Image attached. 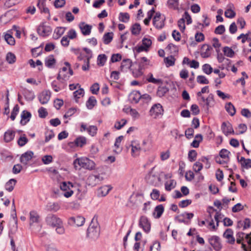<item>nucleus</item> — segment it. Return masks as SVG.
I'll return each mask as SVG.
<instances>
[{
    "label": "nucleus",
    "instance_id": "obj_10",
    "mask_svg": "<svg viewBox=\"0 0 251 251\" xmlns=\"http://www.w3.org/2000/svg\"><path fill=\"white\" fill-rule=\"evenodd\" d=\"M86 144V138L84 136H80L77 137L74 142L68 143V146L70 147L74 146L82 147Z\"/></svg>",
    "mask_w": 251,
    "mask_h": 251
},
{
    "label": "nucleus",
    "instance_id": "obj_42",
    "mask_svg": "<svg viewBox=\"0 0 251 251\" xmlns=\"http://www.w3.org/2000/svg\"><path fill=\"white\" fill-rule=\"evenodd\" d=\"M82 50L88 54H90V56L89 55H85V58H86V60H84V62L86 64H90V60L92 57V52L91 50L89 49L84 47L82 49Z\"/></svg>",
    "mask_w": 251,
    "mask_h": 251
},
{
    "label": "nucleus",
    "instance_id": "obj_64",
    "mask_svg": "<svg viewBox=\"0 0 251 251\" xmlns=\"http://www.w3.org/2000/svg\"><path fill=\"white\" fill-rule=\"evenodd\" d=\"M63 100L61 99H56L54 100V106L56 109L59 110L61 107L63 105Z\"/></svg>",
    "mask_w": 251,
    "mask_h": 251
},
{
    "label": "nucleus",
    "instance_id": "obj_3",
    "mask_svg": "<svg viewBox=\"0 0 251 251\" xmlns=\"http://www.w3.org/2000/svg\"><path fill=\"white\" fill-rule=\"evenodd\" d=\"M74 187L73 184L70 182L63 181L60 185V188L61 191L64 192L61 194L66 198H69L73 194V191L71 189Z\"/></svg>",
    "mask_w": 251,
    "mask_h": 251
},
{
    "label": "nucleus",
    "instance_id": "obj_24",
    "mask_svg": "<svg viewBox=\"0 0 251 251\" xmlns=\"http://www.w3.org/2000/svg\"><path fill=\"white\" fill-rule=\"evenodd\" d=\"M17 182V180L14 178H11L5 184V188L8 192H12Z\"/></svg>",
    "mask_w": 251,
    "mask_h": 251
},
{
    "label": "nucleus",
    "instance_id": "obj_56",
    "mask_svg": "<svg viewBox=\"0 0 251 251\" xmlns=\"http://www.w3.org/2000/svg\"><path fill=\"white\" fill-rule=\"evenodd\" d=\"M160 244L158 241H155L153 245H151L150 248V251H160Z\"/></svg>",
    "mask_w": 251,
    "mask_h": 251
},
{
    "label": "nucleus",
    "instance_id": "obj_9",
    "mask_svg": "<svg viewBox=\"0 0 251 251\" xmlns=\"http://www.w3.org/2000/svg\"><path fill=\"white\" fill-rule=\"evenodd\" d=\"M45 24V23H43L39 26L37 29L38 34L43 37L49 36L52 32L51 27L49 25H46Z\"/></svg>",
    "mask_w": 251,
    "mask_h": 251
},
{
    "label": "nucleus",
    "instance_id": "obj_8",
    "mask_svg": "<svg viewBox=\"0 0 251 251\" xmlns=\"http://www.w3.org/2000/svg\"><path fill=\"white\" fill-rule=\"evenodd\" d=\"M41 220L39 215L32 211V227L35 232L39 231L42 228Z\"/></svg>",
    "mask_w": 251,
    "mask_h": 251
},
{
    "label": "nucleus",
    "instance_id": "obj_16",
    "mask_svg": "<svg viewBox=\"0 0 251 251\" xmlns=\"http://www.w3.org/2000/svg\"><path fill=\"white\" fill-rule=\"evenodd\" d=\"M31 117V114L30 112L26 110L23 111L21 114V119L20 121V124L22 126L25 125L28 122H29Z\"/></svg>",
    "mask_w": 251,
    "mask_h": 251
},
{
    "label": "nucleus",
    "instance_id": "obj_61",
    "mask_svg": "<svg viewBox=\"0 0 251 251\" xmlns=\"http://www.w3.org/2000/svg\"><path fill=\"white\" fill-rule=\"evenodd\" d=\"M100 90L99 84L98 83H94L90 87V91L93 94H97Z\"/></svg>",
    "mask_w": 251,
    "mask_h": 251
},
{
    "label": "nucleus",
    "instance_id": "obj_34",
    "mask_svg": "<svg viewBox=\"0 0 251 251\" xmlns=\"http://www.w3.org/2000/svg\"><path fill=\"white\" fill-rule=\"evenodd\" d=\"M43 45L44 43H42L39 47L32 48V56L37 57L40 55L42 53Z\"/></svg>",
    "mask_w": 251,
    "mask_h": 251
},
{
    "label": "nucleus",
    "instance_id": "obj_55",
    "mask_svg": "<svg viewBox=\"0 0 251 251\" xmlns=\"http://www.w3.org/2000/svg\"><path fill=\"white\" fill-rule=\"evenodd\" d=\"M203 168V165L199 161L196 162L193 166V169L196 173H199Z\"/></svg>",
    "mask_w": 251,
    "mask_h": 251
},
{
    "label": "nucleus",
    "instance_id": "obj_18",
    "mask_svg": "<svg viewBox=\"0 0 251 251\" xmlns=\"http://www.w3.org/2000/svg\"><path fill=\"white\" fill-rule=\"evenodd\" d=\"M50 97V92L46 91L42 92L38 96V99L41 104H45L49 101Z\"/></svg>",
    "mask_w": 251,
    "mask_h": 251
},
{
    "label": "nucleus",
    "instance_id": "obj_53",
    "mask_svg": "<svg viewBox=\"0 0 251 251\" xmlns=\"http://www.w3.org/2000/svg\"><path fill=\"white\" fill-rule=\"evenodd\" d=\"M122 55L120 53L113 54L111 57L110 62L114 63L122 60Z\"/></svg>",
    "mask_w": 251,
    "mask_h": 251
},
{
    "label": "nucleus",
    "instance_id": "obj_20",
    "mask_svg": "<svg viewBox=\"0 0 251 251\" xmlns=\"http://www.w3.org/2000/svg\"><path fill=\"white\" fill-rule=\"evenodd\" d=\"M164 211V207L163 205L162 204H159L155 206L152 214L155 218L158 219L161 217Z\"/></svg>",
    "mask_w": 251,
    "mask_h": 251
},
{
    "label": "nucleus",
    "instance_id": "obj_46",
    "mask_svg": "<svg viewBox=\"0 0 251 251\" xmlns=\"http://www.w3.org/2000/svg\"><path fill=\"white\" fill-rule=\"evenodd\" d=\"M38 112L39 114V117L40 118H45L48 115V112L47 109L43 107H41L40 108H39V109L38 110Z\"/></svg>",
    "mask_w": 251,
    "mask_h": 251
},
{
    "label": "nucleus",
    "instance_id": "obj_59",
    "mask_svg": "<svg viewBox=\"0 0 251 251\" xmlns=\"http://www.w3.org/2000/svg\"><path fill=\"white\" fill-rule=\"evenodd\" d=\"M225 15L226 18L231 19L235 16L236 13L233 10L229 8L225 11Z\"/></svg>",
    "mask_w": 251,
    "mask_h": 251
},
{
    "label": "nucleus",
    "instance_id": "obj_43",
    "mask_svg": "<svg viewBox=\"0 0 251 251\" xmlns=\"http://www.w3.org/2000/svg\"><path fill=\"white\" fill-rule=\"evenodd\" d=\"M84 94V90L82 88H79L78 90H77L74 92L73 95L74 98L75 99V100L76 102H78V99L79 97L78 96V95H82V96Z\"/></svg>",
    "mask_w": 251,
    "mask_h": 251
},
{
    "label": "nucleus",
    "instance_id": "obj_33",
    "mask_svg": "<svg viewBox=\"0 0 251 251\" xmlns=\"http://www.w3.org/2000/svg\"><path fill=\"white\" fill-rule=\"evenodd\" d=\"M18 229V221H10V229L9 234H14Z\"/></svg>",
    "mask_w": 251,
    "mask_h": 251
},
{
    "label": "nucleus",
    "instance_id": "obj_2",
    "mask_svg": "<svg viewBox=\"0 0 251 251\" xmlns=\"http://www.w3.org/2000/svg\"><path fill=\"white\" fill-rule=\"evenodd\" d=\"M74 168L75 170L79 169L78 167L83 168L89 170H92L95 169V162L87 157H81L75 159L73 162Z\"/></svg>",
    "mask_w": 251,
    "mask_h": 251
},
{
    "label": "nucleus",
    "instance_id": "obj_14",
    "mask_svg": "<svg viewBox=\"0 0 251 251\" xmlns=\"http://www.w3.org/2000/svg\"><path fill=\"white\" fill-rule=\"evenodd\" d=\"M233 231L231 228H227L224 232L223 236L224 238L228 239L227 243L233 245L235 243V238L233 237Z\"/></svg>",
    "mask_w": 251,
    "mask_h": 251
},
{
    "label": "nucleus",
    "instance_id": "obj_57",
    "mask_svg": "<svg viewBox=\"0 0 251 251\" xmlns=\"http://www.w3.org/2000/svg\"><path fill=\"white\" fill-rule=\"evenodd\" d=\"M192 203L191 200H185L180 201L178 203V206L181 208H185L188 206L189 205L191 204Z\"/></svg>",
    "mask_w": 251,
    "mask_h": 251
},
{
    "label": "nucleus",
    "instance_id": "obj_29",
    "mask_svg": "<svg viewBox=\"0 0 251 251\" xmlns=\"http://www.w3.org/2000/svg\"><path fill=\"white\" fill-rule=\"evenodd\" d=\"M113 35L112 32L105 33L102 37L104 44L105 45L109 44L113 40Z\"/></svg>",
    "mask_w": 251,
    "mask_h": 251
},
{
    "label": "nucleus",
    "instance_id": "obj_4",
    "mask_svg": "<svg viewBox=\"0 0 251 251\" xmlns=\"http://www.w3.org/2000/svg\"><path fill=\"white\" fill-rule=\"evenodd\" d=\"M85 218L80 215L70 217L68 220L69 225L72 226H81L85 222Z\"/></svg>",
    "mask_w": 251,
    "mask_h": 251
},
{
    "label": "nucleus",
    "instance_id": "obj_63",
    "mask_svg": "<svg viewBox=\"0 0 251 251\" xmlns=\"http://www.w3.org/2000/svg\"><path fill=\"white\" fill-rule=\"evenodd\" d=\"M244 209V206L241 203H238L234 205L232 208V211L234 213H236Z\"/></svg>",
    "mask_w": 251,
    "mask_h": 251
},
{
    "label": "nucleus",
    "instance_id": "obj_15",
    "mask_svg": "<svg viewBox=\"0 0 251 251\" xmlns=\"http://www.w3.org/2000/svg\"><path fill=\"white\" fill-rule=\"evenodd\" d=\"M79 27L83 35H88L91 33L92 28V25L85 24V22H80Z\"/></svg>",
    "mask_w": 251,
    "mask_h": 251
},
{
    "label": "nucleus",
    "instance_id": "obj_62",
    "mask_svg": "<svg viewBox=\"0 0 251 251\" xmlns=\"http://www.w3.org/2000/svg\"><path fill=\"white\" fill-rule=\"evenodd\" d=\"M190 110L192 112V114L194 115H197L200 112L199 106L196 104H193L191 106Z\"/></svg>",
    "mask_w": 251,
    "mask_h": 251
},
{
    "label": "nucleus",
    "instance_id": "obj_60",
    "mask_svg": "<svg viewBox=\"0 0 251 251\" xmlns=\"http://www.w3.org/2000/svg\"><path fill=\"white\" fill-rule=\"evenodd\" d=\"M98 128L96 126H90L88 128V133L91 135L92 136H94L97 132Z\"/></svg>",
    "mask_w": 251,
    "mask_h": 251
},
{
    "label": "nucleus",
    "instance_id": "obj_39",
    "mask_svg": "<svg viewBox=\"0 0 251 251\" xmlns=\"http://www.w3.org/2000/svg\"><path fill=\"white\" fill-rule=\"evenodd\" d=\"M133 51L134 52V55L135 57H136V53H139L142 51H148L149 50L145 48L142 45L140 46L137 45V46L133 48Z\"/></svg>",
    "mask_w": 251,
    "mask_h": 251
},
{
    "label": "nucleus",
    "instance_id": "obj_28",
    "mask_svg": "<svg viewBox=\"0 0 251 251\" xmlns=\"http://www.w3.org/2000/svg\"><path fill=\"white\" fill-rule=\"evenodd\" d=\"M166 49L170 50V53L174 56L177 55L178 53V47L173 43L169 44L166 47Z\"/></svg>",
    "mask_w": 251,
    "mask_h": 251
},
{
    "label": "nucleus",
    "instance_id": "obj_13",
    "mask_svg": "<svg viewBox=\"0 0 251 251\" xmlns=\"http://www.w3.org/2000/svg\"><path fill=\"white\" fill-rule=\"evenodd\" d=\"M96 216L94 217L92 219L91 222L87 228V236L88 237L90 236L91 233H93L94 235V232H97L96 230V228L97 227L98 222H97V218L95 219Z\"/></svg>",
    "mask_w": 251,
    "mask_h": 251
},
{
    "label": "nucleus",
    "instance_id": "obj_12",
    "mask_svg": "<svg viewBox=\"0 0 251 251\" xmlns=\"http://www.w3.org/2000/svg\"><path fill=\"white\" fill-rule=\"evenodd\" d=\"M141 94L139 91H133L128 96V100L131 103H137L141 99Z\"/></svg>",
    "mask_w": 251,
    "mask_h": 251
},
{
    "label": "nucleus",
    "instance_id": "obj_30",
    "mask_svg": "<svg viewBox=\"0 0 251 251\" xmlns=\"http://www.w3.org/2000/svg\"><path fill=\"white\" fill-rule=\"evenodd\" d=\"M132 61L130 59H124L121 64V70L122 71L125 68L129 69L132 66Z\"/></svg>",
    "mask_w": 251,
    "mask_h": 251
},
{
    "label": "nucleus",
    "instance_id": "obj_50",
    "mask_svg": "<svg viewBox=\"0 0 251 251\" xmlns=\"http://www.w3.org/2000/svg\"><path fill=\"white\" fill-rule=\"evenodd\" d=\"M142 45L149 50V48L151 46V40L150 39L144 37L142 40Z\"/></svg>",
    "mask_w": 251,
    "mask_h": 251
},
{
    "label": "nucleus",
    "instance_id": "obj_32",
    "mask_svg": "<svg viewBox=\"0 0 251 251\" xmlns=\"http://www.w3.org/2000/svg\"><path fill=\"white\" fill-rule=\"evenodd\" d=\"M107 56L105 54L98 55L97 58V64L100 66H103L107 60Z\"/></svg>",
    "mask_w": 251,
    "mask_h": 251
},
{
    "label": "nucleus",
    "instance_id": "obj_11",
    "mask_svg": "<svg viewBox=\"0 0 251 251\" xmlns=\"http://www.w3.org/2000/svg\"><path fill=\"white\" fill-rule=\"evenodd\" d=\"M221 129L223 133L226 136L230 134L235 133L232 125L229 122H223L221 125Z\"/></svg>",
    "mask_w": 251,
    "mask_h": 251
},
{
    "label": "nucleus",
    "instance_id": "obj_54",
    "mask_svg": "<svg viewBox=\"0 0 251 251\" xmlns=\"http://www.w3.org/2000/svg\"><path fill=\"white\" fill-rule=\"evenodd\" d=\"M230 153L227 150L225 149H222L219 152V156L222 158L225 159L228 158V155Z\"/></svg>",
    "mask_w": 251,
    "mask_h": 251
},
{
    "label": "nucleus",
    "instance_id": "obj_41",
    "mask_svg": "<svg viewBox=\"0 0 251 251\" xmlns=\"http://www.w3.org/2000/svg\"><path fill=\"white\" fill-rule=\"evenodd\" d=\"M197 152L194 150H191L189 151L188 154V158L190 162H194L196 160L197 156Z\"/></svg>",
    "mask_w": 251,
    "mask_h": 251
},
{
    "label": "nucleus",
    "instance_id": "obj_22",
    "mask_svg": "<svg viewBox=\"0 0 251 251\" xmlns=\"http://www.w3.org/2000/svg\"><path fill=\"white\" fill-rule=\"evenodd\" d=\"M15 133L14 131L11 130H8L6 131L3 136V140L5 142L8 143L14 139Z\"/></svg>",
    "mask_w": 251,
    "mask_h": 251
},
{
    "label": "nucleus",
    "instance_id": "obj_1",
    "mask_svg": "<svg viewBox=\"0 0 251 251\" xmlns=\"http://www.w3.org/2000/svg\"><path fill=\"white\" fill-rule=\"evenodd\" d=\"M46 221L48 225L52 227H56V231L59 234L64 233L65 230L62 226L61 220L53 214H48Z\"/></svg>",
    "mask_w": 251,
    "mask_h": 251
},
{
    "label": "nucleus",
    "instance_id": "obj_7",
    "mask_svg": "<svg viewBox=\"0 0 251 251\" xmlns=\"http://www.w3.org/2000/svg\"><path fill=\"white\" fill-rule=\"evenodd\" d=\"M164 110L163 107L160 103H156L153 104L151 107L150 113V115L152 116H154V118H157L160 116H162L163 114Z\"/></svg>",
    "mask_w": 251,
    "mask_h": 251
},
{
    "label": "nucleus",
    "instance_id": "obj_25",
    "mask_svg": "<svg viewBox=\"0 0 251 251\" xmlns=\"http://www.w3.org/2000/svg\"><path fill=\"white\" fill-rule=\"evenodd\" d=\"M97 104V100L95 97L91 96L86 102V106L88 109H92Z\"/></svg>",
    "mask_w": 251,
    "mask_h": 251
},
{
    "label": "nucleus",
    "instance_id": "obj_26",
    "mask_svg": "<svg viewBox=\"0 0 251 251\" xmlns=\"http://www.w3.org/2000/svg\"><path fill=\"white\" fill-rule=\"evenodd\" d=\"M131 32L132 35H138L141 30V27L139 23H135L130 27Z\"/></svg>",
    "mask_w": 251,
    "mask_h": 251
},
{
    "label": "nucleus",
    "instance_id": "obj_27",
    "mask_svg": "<svg viewBox=\"0 0 251 251\" xmlns=\"http://www.w3.org/2000/svg\"><path fill=\"white\" fill-rule=\"evenodd\" d=\"M174 56L173 55H171L164 58V61L167 67L173 66L175 65L176 59Z\"/></svg>",
    "mask_w": 251,
    "mask_h": 251
},
{
    "label": "nucleus",
    "instance_id": "obj_6",
    "mask_svg": "<svg viewBox=\"0 0 251 251\" xmlns=\"http://www.w3.org/2000/svg\"><path fill=\"white\" fill-rule=\"evenodd\" d=\"M139 226L147 233L151 230V224L148 218L145 216H141L139 221Z\"/></svg>",
    "mask_w": 251,
    "mask_h": 251
},
{
    "label": "nucleus",
    "instance_id": "obj_19",
    "mask_svg": "<svg viewBox=\"0 0 251 251\" xmlns=\"http://www.w3.org/2000/svg\"><path fill=\"white\" fill-rule=\"evenodd\" d=\"M56 59L54 58L53 55H50L45 58V65L49 68H53L56 64Z\"/></svg>",
    "mask_w": 251,
    "mask_h": 251
},
{
    "label": "nucleus",
    "instance_id": "obj_44",
    "mask_svg": "<svg viewBox=\"0 0 251 251\" xmlns=\"http://www.w3.org/2000/svg\"><path fill=\"white\" fill-rule=\"evenodd\" d=\"M28 141V139L26 137L25 134L20 136L17 141L18 144L20 147L25 146Z\"/></svg>",
    "mask_w": 251,
    "mask_h": 251
},
{
    "label": "nucleus",
    "instance_id": "obj_47",
    "mask_svg": "<svg viewBox=\"0 0 251 251\" xmlns=\"http://www.w3.org/2000/svg\"><path fill=\"white\" fill-rule=\"evenodd\" d=\"M197 81L198 83L202 84H208L209 82L206 77L202 75H200L197 76Z\"/></svg>",
    "mask_w": 251,
    "mask_h": 251
},
{
    "label": "nucleus",
    "instance_id": "obj_51",
    "mask_svg": "<svg viewBox=\"0 0 251 251\" xmlns=\"http://www.w3.org/2000/svg\"><path fill=\"white\" fill-rule=\"evenodd\" d=\"M194 128L189 127L185 131V136L188 139H190L192 138L194 136Z\"/></svg>",
    "mask_w": 251,
    "mask_h": 251
},
{
    "label": "nucleus",
    "instance_id": "obj_21",
    "mask_svg": "<svg viewBox=\"0 0 251 251\" xmlns=\"http://www.w3.org/2000/svg\"><path fill=\"white\" fill-rule=\"evenodd\" d=\"M31 160V151H27L22 154L20 157V161L25 165H27L28 161Z\"/></svg>",
    "mask_w": 251,
    "mask_h": 251
},
{
    "label": "nucleus",
    "instance_id": "obj_35",
    "mask_svg": "<svg viewBox=\"0 0 251 251\" xmlns=\"http://www.w3.org/2000/svg\"><path fill=\"white\" fill-rule=\"evenodd\" d=\"M224 55L228 57H232L235 54V52L230 48L228 47H225L223 49Z\"/></svg>",
    "mask_w": 251,
    "mask_h": 251
},
{
    "label": "nucleus",
    "instance_id": "obj_17",
    "mask_svg": "<svg viewBox=\"0 0 251 251\" xmlns=\"http://www.w3.org/2000/svg\"><path fill=\"white\" fill-rule=\"evenodd\" d=\"M201 49L202 50V51L201 53V55L202 58H206L209 57L211 53L209 52L211 50H213L212 47L208 45L207 44H203L201 46Z\"/></svg>",
    "mask_w": 251,
    "mask_h": 251
},
{
    "label": "nucleus",
    "instance_id": "obj_52",
    "mask_svg": "<svg viewBox=\"0 0 251 251\" xmlns=\"http://www.w3.org/2000/svg\"><path fill=\"white\" fill-rule=\"evenodd\" d=\"M226 29L224 25H221L216 27L214 33L216 34L222 35L225 32Z\"/></svg>",
    "mask_w": 251,
    "mask_h": 251
},
{
    "label": "nucleus",
    "instance_id": "obj_48",
    "mask_svg": "<svg viewBox=\"0 0 251 251\" xmlns=\"http://www.w3.org/2000/svg\"><path fill=\"white\" fill-rule=\"evenodd\" d=\"M160 196V192L156 189H153L150 194V197L153 200H158Z\"/></svg>",
    "mask_w": 251,
    "mask_h": 251
},
{
    "label": "nucleus",
    "instance_id": "obj_38",
    "mask_svg": "<svg viewBox=\"0 0 251 251\" xmlns=\"http://www.w3.org/2000/svg\"><path fill=\"white\" fill-rule=\"evenodd\" d=\"M6 60L10 64L14 63L16 60L15 55L11 52H8L6 56Z\"/></svg>",
    "mask_w": 251,
    "mask_h": 251
},
{
    "label": "nucleus",
    "instance_id": "obj_58",
    "mask_svg": "<svg viewBox=\"0 0 251 251\" xmlns=\"http://www.w3.org/2000/svg\"><path fill=\"white\" fill-rule=\"evenodd\" d=\"M65 4V0H55L54 1V6L56 8L63 7Z\"/></svg>",
    "mask_w": 251,
    "mask_h": 251
},
{
    "label": "nucleus",
    "instance_id": "obj_31",
    "mask_svg": "<svg viewBox=\"0 0 251 251\" xmlns=\"http://www.w3.org/2000/svg\"><path fill=\"white\" fill-rule=\"evenodd\" d=\"M169 90V89L166 86H159L157 91V95L159 97H163Z\"/></svg>",
    "mask_w": 251,
    "mask_h": 251
},
{
    "label": "nucleus",
    "instance_id": "obj_45",
    "mask_svg": "<svg viewBox=\"0 0 251 251\" xmlns=\"http://www.w3.org/2000/svg\"><path fill=\"white\" fill-rule=\"evenodd\" d=\"M48 210L57 211L60 208V206L57 203H49L47 206Z\"/></svg>",
    "mask_w": 251,
    "mask_h": 251
},
{
    "label": "nucleus",
    "instance_id": "obj_49",
    "mask_svg": "<svg viewBox=\"0 0 251 251\" xmlns=\"http://www.w3.org/2000/svg\"><path fill=\"white\" fill-rule=\"evenodd\" d=\"M203 72L207 75H210L213 72V68L208 64H205L202 67Z\"/></svg>",
    "mask_w": 251,
    "mask_h": 251
},
{
    "label": "nucleus",
    "instance_id": "obj_23",
    "mask_svg": "<svg viewBox=\"0 0 251 251\" xmlns=\"http://www.w3.org/2000/svg\"><path fill=\"white\" fill-rule=\"evenodd\" d=\"M225 108L230 116H233L235 114L236 108L231 102H227Z\"/></svg>",
    "mask_w": 251,
    "mask_h": 251
},
{
    "label": "nucleus",
    "instance_id": "obj_5",
    "mask_svg": "<svg viewBox=\"0 0 251 251\" xmlns=\"http://www.w3.org/2000/svg\"><path fill=\"white\" fill-rule=\"evenodd\" d=\"M210 245L216 251H220L222 248V245L220 237L216 235H213L208 239Z\"/></svg>",
    "mask_w": 251,
    "mask_h": 251
},
{
    "label": "nucleus",
    "instance_id": "obj_37",
    "mask_svg": "<svg viewBox=\"0 0 251 251\" xmlns=\"http://www.w3.org/2000/svg\"><path fill=\"white\" fill-rule=\"evenodd\" d=\"M118 18L120 21L126 23L129 21L130 16L128 13L120 12Z\"/></svg>",
    "mask_w": 251,
    "mask_h": 251
},
{
    "label": "nucleus",
    "instance_id": "obj_36",
    "mask_svg": "<svg viewBox=\"0 0 251 251\" xmlns=\"http://www.w3.org/2000/svg\"><path fill=\"white\" fill-rule=\"evenodd\" d=\"M4 39L7 43L11 46L14 45L15 44V39L11 33H5L4 35Z\"/></svg>",
    "mask_w": 251,
    "mask_h": 251
},
{
    "label": "nucleus",
    "instance_id": "obj_40",
    "mask_svg": "<svg viewBox=\"0 0 251 251\" xmlns=\"http://www.w3.org/2000/svg\"><path fill=\"white\" fill-rule=\"evenodd\" d=\"M19 109H20V107H19V105L18 104H16V105H15V106H14V107L12 110L11 115L10 116V118L11 119V120L12 121L15 120V119L16 117V116L18 115V114L19 112Z\"/></svg>",
    "mask_w": 251,
    "mask_h": 251
}]
</instances>
